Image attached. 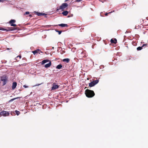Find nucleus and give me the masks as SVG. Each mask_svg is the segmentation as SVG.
Returning a JSON list of instances; mask_svg holds the SVG:
<instances>
[{
	"label": "nucleus",
	"instance_id": "f704fd0d",
	"mask_svg": "<svg viewBox=\"0 0 148 148\" xmlns=\"http://www.w3.org/2000/svg\"><path fill=\"white\" fill-rule=\"evenodd\" d=\"M0 30H1V29H0Z\"/></svg>",
	"mask_w": 148,
	"mask_h": 148
},
{
	"label": "nucleus",
	"instance_id": "7ed1b4c3",
	"mask_svg": "<svg viewBox=\"0 0 148 148\" xmlns=\"http://www.w3.org/2000/svg\"><path fill=\"white\" fill-rule=\"evenodd\" d=\"M1 80L3 82L2 85H5L7 83L8 81V77L6 75H4L1 77Z\"/></svg>",
	"mask_w": 148,
	"mask_h": 148
},
{
	"label": "nucleus",
	"instance_id": "c85d7f7f",
	"mask_svg": "<svg viewBox=\"0 0 148 148\" xmlns=\"http://www.w3.org/2000/svg\"><path fill=\"white\" fill-rule=\"evenodd\" d=\"M82 0H76V1L77 2H79Z\"/></svg>",
	"mask_w": 148,
	"mask_h": 148
},
{
	"label": "nucleus",
	"instance_id": "c756f323",
	"mask_svg": "<svg viewBox=\"0 0 148 148\" xmlns=\"http://www.w3.org/2000/svg\"><path fill=\"white\" fill-rule=\"evenodd\" d=\"M5 0H0V2H4Z\"/></svg>",
	"mask_w": 148,
	"mask_h": 148
},
{
	"label": "nucleus",
	"instance_id": "f3484780",
	"mask_svg": "<svg viewBox=\"0 0 148 148\" xmlns=\"http://www.w3.org/2000/svg\"><path fill=\"white\" fill-rule=\"evenodd\" d=\"M36 14L38 16L44 15L45 14V13H40L38 12H36Z\"/></svg>",
	"mask_w": 148,
	"mask_h": 148
},
{
	"label": "nucleus",
	"instance_id": "b1692460",
	"mask_svg": "<svg viewBox=\"0 0 148 148\" xmlns=\"http://www.w3.org/2000/svg\"><path fill=\"white\" fill-rule=\"evenodd\" d=\"M132 44L133 45L135 46L136 45V43L135 42H133L132 43Z\"/></svg>",
	"mask_w": 148,
	"mask_h": 148
},
{
	"label": "nucleus",
	"instance_id": "0eeeda50",
	"mask_svg": "<svg viewBox=\"0 0 148 148\" xmlns=\"http://www.w3.org/2000/svg\"><path fill=\"white\" fill-rule=\"evenodd\" d=\"M16 21L14 19H12L10 20L9 22V23L12 26L16 27L17 25L15 24H13L15 23Z\"/></svg>",
	"mask_w": 148,
	"mask_h": 148
},
{
	"label": "nucleus",
	"instance_id": "2eb2a0df",
	"mask_svg": "<svg viewBox=\"0 0 148 148\" xmlns=\"http://www.w3.org/2000/svg\"><path fill=\"white\" fill-rule=\"evenodd\" d=\"M68 14V12L67 11H64L62 13V14L64 16H66Z\"/></svg>",
	"mask_w": 148,
	"mask_h": 148
},
{
	"label": "nucleus",
	"instance_id": "4468645a",
	"mask_svg": "<svg viewBox=\"0 0 148 148\" xmlns=\"http://www.w3.org/2000/svg\"><path fill=\"white\" fill-rule=\"evenodd\" d=\"M51 62L49 61V63L46 64L45 66V67L46 68H47L49 67L51 65Z\"/></svg>",
	"mask_w": 148,
	"mask_h": 148
},
{
	"label": "nucleus",
	"instance_id": "ddd939ff",
	"mask_svg": "<svg viewBox=\"0 0 148 148\" xmlns=\"http://www.w3.org/2000/svg\"><path fill=\"white\" fill-rule=\"evenodd\" d=\"M110 42L112 43L116 44L117 43V40L116 38H114V40L112 39L110 40Z\"/></svg>",
	"mask_w": 148,
	"mask_h": 148
},
{
	"label": "nucleus",
	"instance_id": "72a5a7b5",
	"mask_svg": "<svg viewBox=\"0 0 148 148\" xmlns=\"http://www.w3.org/2000/svg\"><path fill=\"white\" fill-rule=\"evenodd\" d=\"M141 20H142V21L143 22V20H142V19H141Z\"/></svg>",
	"mask_w": 148,
	"mask_h": 148
},
{
	"label": "nucleus",
	"instance_id": "39448f33",
	"mask_svg": "<svg viewBox=\"0 0 148 148\" xmlns=\"http://www.w3.org/2000/svg\"><path fill=\"white\" fill-rule=\"evenodd\" d=\"M99 82L98 80H96L93 81L90 83H89V85L90 87H92L95 86V84L98 83Z\"/></svg>",
	"mask_w": 148,
	"mask_h": 148
},
{
	"label": "nucleus",
	"instance_id": "a211bd4d",
	"mask_svg": "<svg viewBox=\"0 0 148 148\" xmlns=\"http://www.w3.org/2000/svg\"><path fill=\"white\" fill-rule=\"evenodd\" d=\"M63 62H66V63H69L70 61V59L69 58H65L62 60Z\"/></svg>",
	"mask_w": 148,
	"mask_h": 148
},
{
	"label": "nucleus",
	"instance_id": "393cba45",
	"mask_svg": "<svg viewBox=\"0 0 148 148\" xmlns=\"http://www.w3.org/2000/svg\"><path fill=\"white\" fill-rule=\"evenodd\" d=\"M11 114L12 115H13L14 114H15L14 113V112H11Z\"/></svg>",
	"mask_w": 148,
	"mask_h": 148
},
{
	"label": "nucleus",
	"instance_id": "bb28decb",
	"mask_svg": "<svg viewBox=\"0 0 148 148\" xmlns=\"http://www.w3.org/2000/svg\"><path fill=\"white\" fill-rule=\"evenodd\" d=\"M23 86L25 88H27L28 87V86H26V85H24Z\"/></svg>",
	"mask_w": 148,
	"mask_h": 148
},
{
	"label": "nucleus",
	"instance_id": "cd10ccee",
	"mask_svg": "<svg viewBox=\"0 0 148 148\" xmlns=\"http://www.w3.org/2000/svg\"><path fill=\"white\" fill-rule=\"evenodd\" d=\"M29 14V12H26L25 13V14Z\"/></svg>",
	"mask_w": 148,
	"mask_h": 148
},
{
	"label": "nucleus",
	"instance_id": "6e6552de",
	"mask_svg": "<svg viewBox=\"0 0 148 148\" xmlns=\"http://www.w3.org/2000/svg\"><path fill=\"white\" fill-rule=\"evenodd\" d=\"M59 87V85H56V83H53L52 84V86L51 88V90H52L58 88Z\"/></svg>",
	"mask_w": 148,
	"mask_h": 148
},
{
	"label": "nucleus",
	"instance_id": "f03ea898",
	"mask_svg": "<svg viewBox=\"0 0 148 148\" xmlns=\"http://www.w3.org/2000/svg\"><path fill=\"white\" fill-rule=\"evenodd\" d=\"M77 53L79 57L81 59H82L83 58H85L87 56V54L85 51H78Z\"/></svg>",
	"mask_w": 148,
	"mask_h": 148
},
{
	"label": "nucleus",
	"instance_id": "dca6fc26",
	"mask_svg": "<svg viewBox=\"0 0 148 148\" xmlns=\"http://www.w3.org/2000/svg\"><path fill=\"white\" fill-rule=\"evenodd\" d=\"M49 61H50L48 60H43L42 62V64H44L47 62H49Z\"/></svg>",
	"mask_w": 148,
	"mask_h": 148
},
{
	"label": "nucleus",
	"instance_id": "2f4dec72",
	"mask_svg": "<svg viewBox=\"0 0 148 148\" xmlns=\"http://www.w3.org/2000/svg\"><path fill=\"white\" fill-rule=\"evenodd\" d=\"M69 0H65V2H66V1H69Z\"/></svg>",
	"mask_w": 148,
	"mask_h": 148
},
{
	"label": "nucleus",
	"instance_id": "f257e3e1",
	"mask_svg": "<svg viewBox=\"0 0 148 148\" xmlns=\"http://www.w3.org/2000/svg\"><path fill=\"white\" fill-rule=\"evenodd\" d=\"M85 93L86 96L88 98L92 97L95 95V93L93 90L88 89L86 90Z\"/></svg>",
	"mask_w": 148,
	"mask_h": 148
},
{
	"label": "nucleus",
	"instance_id": "6ab92c4d",
	"mask_svg": "<svg viewBox=\"0 0 148 148\" xmlns=\"http://www.w3.org/2000/svg\"><path fill=\"white\" fill-rule=\"evenodd\" d=\"M62 67V65L61 64H59L57 66L56 68L58 69H60Z\"/></svg>",
	"mask_w": 148,
	"mask_h": 148
},
{
	"label": "nucleus",
	"instance_id": "f8f14e48",
	"mask_svg": "<svg viewBox=\"0 0 148 148\" xmlns=\"http://www.w3.org/2000/svg\"><path fill=\"white\" fill-rule=\"evenodd\" d=\"M17 86V83L16 82H14L12 83V89H14Z\"/></svg>",
	"mask_w": 148,
	"mask_h": 148
},
{
	"label": "nucleus",
	"instance_id": "473e14b6",
	"mask_svg": "<svg viewBox=\"0 0 148 148\" xmlns=\"http://www.w3.org/2000/svg\"><path fill=\"white\" fill-rule=\"evenodd\" d=\"M9 49H9V48H7V50H9Z\"/></svg>",
	"mask_w": 148,
	"mask_h": 148
},
{
	"label": "nucleus",
	"instance_id": "9b49d317",
	"mask_svg": "<svg viewBox=\"0 0 148 148\" xmlns=\"http://www.w3.org/2000/svg\"><path fill=\"white\" fill-rule=\"evenodd\" d=\"M58 25L62 27H68V25L67 24H61L58 25H56L55 26H57Z\"/></svg>",
	"mask_w": 148,
	"mask_h": 148
},
{
	"label": "nucleus",
	"instance_id": "423d86ee",
	"mask_svg": "<svg viewBox=\"0 0 148 148\" xmlns=\"http://www.w3.org/2000/svg\"><path fill=\"white\" fill-rule=\"evenodd\" d=\"M10 113L6 111H1L0 113V115L1 116H8L9 115Z\"/></svg>",
	"mask_w": 148,
	"mask_h": 148
},
{
	"label": "nucleus",
	"instance_id": "4be33fe9",
	"mask_svg": "<svg viewBox=\"0 0 148 148\" xmlns=\"http://www.w3.org/2000/svg\"><path fill=\"white\" fill-rule=\"evenodd\" d=\"M15 112L17 115H19L20 113V112L19 111L17 110H15Z\"/></svg>",
	"mask_w": 148,
	"mask_h": 148
},
{
	"label": "nucleus",
	"instance_id": "aec40b11",
	"mask_svg": "<svg viewBox=\"0 0 148 148\" xmlns=\"http://www.w3.org/2000/svg\"><path fill=\"white\" fill-rule=\"evenodd\" d=\"M8 30L7 31H13L16 29V28L14 27H8Z\"/></svg>",
	"mask_w": 148,
	"mask_h": 148
},
{
	"label": "nucleus",
	"instance_id": "5701e85b",
	"mask_svg": "<svg viewBox=\"0 0 148 148\" xmlns=\"http://www.w3.org/2000/svg\"><path fill=\"white\" fill-rule=\"evenodd\" d=\"M55 31L58 32L59 34H60L62 32V31H58L57 29H56Z\"/></svg>",
	"mask_w": 148,
	"mask_h": 148
},
{
	"label": "nucleus",
	"instance_id": "1a4fd4ad",
	"mask_svg": "<svg viewBox=\"0 0 148 148\" xmlns=\"http://www.w3.org/2000/svg\"><path fill=\"white\" fill-rule=\"evenodd\" d=\"M32 52L34 55L37 54L38 53L40 54V53H42L41 50L39 49H38L34 51H32Z\"/></svg>",
	"mask_w": 148,
	"mask_h": 148
},
{
	"label": "nucleus",
	"instance_id": "20e7f679",
	"mask_svg": "<svg viewBox=\"0 0 148 148\" xmlns=\"http://www.w3.org/2000/svg\"><path fill=\"white\" fill-rule=\"evenodd\" d=\"M68 6V5L67 3H62V5L60 7L59 9H57L56 11H58L59 10H64V9L67 8Z\"/></svg>",
	"mask_w": 148,
	"mask_h": 148
},
{
	"label": "nucleus",
	"instance_id": "9d476101",
	"mask_svg": "<svg viewBox=\"0 0 148 148\" xmlns=\"http://www.w3.org/2000/svg\"><path fill=\"white\" fill-rule=\"evenodd\" d=\"M147 46V44H143L142 47H139L137 48V50L138 51H140L142 49L143 47L145 46L146 47Z\"/></svg>",
	"mask_w": 148,
	"mask_h": 148
},
{
	"label": "nucleus",
	"instance_id": "a878e982",
	"mask_svg": "<svg viewBox=\"0 0 148 148\" xmlns=\"http://www.w3.org/2000/svg\"><path fill=\"white\" fill-rule=\"evenodd\" d=\"M111 12H109V13H106L105 14V16H107L108 15V14H109V13H111Z\"/></svg>",
	"mask_w": 148,
	"mask_h": 148
},
{
	"label": "nucleus",
	"instance_id": "412c9836",
	"mask_svg": "<svg viewBox=\"0 0 148 148\" xmlns=\"http://www.w3.org/2000/svg\"><path fill=\"white\" fill-rule=\"evenodd\" d=\"M18 97H17V98H13V99H12L10 100L9 101V102H10L13 101L14 100L16 99H18Z\"/></svg>",
	"mask_w": 148,
	"mask_h": 148
},
{
	"label": "nucleus",
	"instance_id": "7c9ffc66",
	"mask_svg": "<svg viewBox=\"0 0 148 148\" xmlns=\"http://www.w3.org/2000/svg\"><path fill=\"white\" fill-rule=\"evenodd\" d=\"M18 57H19V58H21V56H17V58H18Z\"/></svg>",
	"mask_w": 148,
	"mask_h": 148
}]
</instances>
